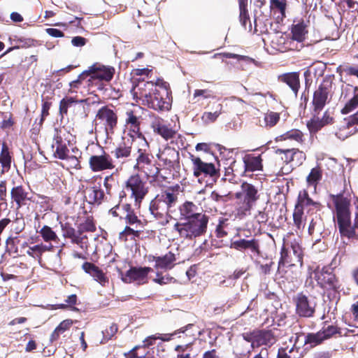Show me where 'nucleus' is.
<instances>
[{
	"instance_id": "nucleus-1",
	"label": "nucleus",
	"mask_w": 358,
	"mask_h": 358,
	"mask_svg": "<svg viewBox=\"0 0 358 358\" xmlns=\"http://www.w3.org/2000/svg\"><path fill=\"white\" fill-rule=\"evenodd\" d=\"M131 92L138 102L157 111L169 110L171 108V90L169 84L163 79L152 81H138L133 86Z\"/></svg>"
},
{
	"instance_id": "nucleus-2",
	"label": "nucleus",
	"mask_w": 358,
	"mask_h": 358,
	"mask_svg": "<svg viewBox=\"0 0 358 358\" xmlns=\"http://www.w3.org/2000/svg\"><path fill=\"white\" fill-rule=\"evenodd\" d=\"M334 205L338 228L341 237L350 240H358V208L355 213L354 222H351V199L343 192L330 194Z\"/></svg>"
},
{
	"instance_id": "nucleus-3",
	"label": "nucleus",
	"mask_w": 358,
	"mask_h": 358,
	"mask_svg": "<svg viewBox=\"0 0 358 358\" xmlns=\"http://www.w3.org/2000/svg\"><path fill=\"white\" fill-rule=\"evenodd\" d=\"M180 186L169 187L162 190L150 203L149 210L159 224L163 227L167 225L172 215L171 208L176 207L178 201V189Z\"/></svg>"
},
{
	"instance_id": "nucleus-4",
	"label": "nucleus",
	"mask_w": 358,
	"mask_h": 358,
	"mask_svg": "<svg viewBox=\"0 0 358 358\" xmlns=\"http://www.w3.org/2000/svg\"><path fill=\"white\" fill-rule=\"evenodd\" d=\"M282 242L277 270V273L282 278L286 273L284 268L286 264L292 266L299 264L302 266L304 256V248L302 247V239L300 236L293 232H288L283 237Z\"/></svg>"
},
{
	"instance_id": "nucleus-5",
	"label": "nucleus",
	"mask_w": 358,
	"mask_h": 358,
	"mask_svg": "<svg viewBox=\"0 0 358 358\" xmlns=\"http://www.w3.org/2000/svg\"><path fill=\"white\" fill-rule=\"evenodd\" d=\"M150 143L145 141L138 145L136 150V164L134 169L143 173L150 182L158 180L161 169L154 162Z\"/></svg>"
},
{
	"instance_id": "nucleus-6",
	"label": "nucleus",
	"mask_w": 358,
	"mask_h": 358,
	"mask_svg": "<svg viewBox=\"0 0 358 358\" xmlns=\"http://www.w3.org/2000/svg\"><path fill=\"white\" fill-rule=\"evenodd\" d=\"M210 217L203 210L199 215L184 222H176L173 229L177 231L181 238L192 241L204 235L207 232Z\"/></svg>"
},
{
	"instance_id": "nucleus-7",
	"label": "nucleus",
	"mask_w": 358,
	"mask_h": 358,
	"mask_svg": "<svg viewBox=\"0 0 358 358\" xmlns=\"http://www.w3.org/2000/svg\"><path fill=\"white\" fill-rule=\"evenodd\" d=\"M260 188L258 185L244 181L241 183L240 190L234 194L237 200L236 215L243 218L250 214V211L260 199Z\"/></svg>"
},
{
	"instance_id": "nucleus-8",
	"label": "nucleus",
	"mask_w": 358,
	"mask_h": 358,
	"mask_svg": "<svg viewBox=\"0 0 358 358\" xmlns=\"http://www.w3.org/2000/svg\"><path fill=\"white\" fill-rule=\"evenodd\" d=\"M333 81L329 78H324L313 92L310 103V113L320 114L331 99Z\"/></svg>"
},
{
	"instance_id": "nucleus-9",
	"label": "nucleus",
	"mask_w": 358,
	"mask_h": 358,
	"mask_svg": "<svg viewBox=\"0 0 358 358\" xmlns=\"http://www.w3.org/2000/svg\"><path fill=\"white\" fill-rule=\"evenodd\" d=\"M125 189L131 192L130 197L134 199L135 206L140 208L149 192L150 187L138 173H135L129 176L125 182Z\"/></svg>"
},
{
	"instance_id": "nucleus-10",
	"label": "nucleus",
	"mask_w": 358,
	"mask_h": 358,
	"mask_svg": "<svg viewBox=\"0 0 358 358\" xmlns=\"http://www.w3.org/2000/svg\"><path fill=\"white\" fill-rule=\"evenodd\" d=\"M314 275V278L320 287L327 291L339 292L341 284L331 268L324 266L320 271H315Z\"/></svg>"
},
{
	"instance_id": "nucleus-11",
	"label": "nucleus",
	"mask_w": 358,
	"mask_h": 358,
	"mask_svg": "<svg viewBox=\"0 0 358 358\" xmlns=\"http://www.w3.org/2000/svg\"><path fill=\"white\" fill-rule=\"evenodd\" d=\"M242 336L245 341L251 343L252 348L262 345L271 347L276 342L272 330L255 329L251 331L243 333Z\"/></svg>"
},
{
	"instance_id": "nucleus-12",
	"label": "nucleus",
	"mask_w": 358,
	"mask_h": 358,
	"mask_svg": "<svg viewBox=\"0 0 358 358\" xmlns=\"http://www.w3.org/2000/svg\"><path fill=\"white\" fill-rule=\"evenodd\" d=\"M53 140L55 145H52V148L55 146V157L59 159L71 160L73 162V167L79 169L80 167V159L82 157V152L78 148L73 149L72 151L75 155L69 156V150L58 131H56Z\"/></svg>"
},
{
	"instance_id": "nucleus-13",
	"label": "nucleus",
	"mask_w": 358,
	"mask_h": 358,
	"mask_svg": "<svg viewBox=\"0 0 358 358\" xmlns=\"http://www.w3.org/2000/svg\"><path fill=\"white\" fill-rule=\"evenodd\" d=\"M94 122L95 127L100 124L103 126L107 134H113L117 127L118 116L114 110L106 105L97 110Z\"/></svg>"
},
{
	"instance_id": "nucleus-14",
	"label": "nucleus",
	"mask_w": 358,
	"mask_h": 358,
	"mask_svg": "<svg viewBox=\"0 0 358 358\" xmlns=\"http://www.w3.org/2000/svg\"><path fill=\"white\" fill-rule=\"evenodd\" d=\"M309 21L303 19L295 20L290 29V39L289 42L291 50H300L303 47V43L308 34Z\"/></svg>"
},
{
	"instance_id": "nucleus-15",
	"label": "nucleus",
	"mask_w": 358,
	"mask_h": 358,
	"mask_svg": "<svg viewBox=\"0 0 358 358\" xmlns=\"http://www.w3.org/2000/svg\"><path fill=\"white\" fill-rule=\"evenodd\" d=\"M191 161L192 162L193 175L196 178H199L201 175L205 177H209L211 180L216 182L220 177V169L216 167L213 163L205 162L200 157L191 155Z\"/></svg>"
},
{
	"instance_id": "nucleus-16",
	"label": "nucleus",
	"mask_w": 358,
	"mask_h": 358,
	"mask_svg": "<svg viewBox=\"0 0 358 358\" xmlns=\"http://www.w3.org/2000/svg\"><path fill=\"white\" fill-rule=\"evenodd\" d=\"M142 121L143 117L138 115V111L133 109L126 110L124 126L128 131V134L133 139L137 138L145 141L147 140L141 128Z\"/></svg>"
},
{
	"instance_id": "nucleus-17",
	"label": "nucleus",
	"mask_w": 358,
	"mask_h": 358,
	"mask_svg": "<svg viewBox=\"0 0 358 358\" xmlns=\"http://www.w3.org/2000/svg\"><path fill=\"white\" fill-rule=\"evenodd\" d=\"M88 163L92 172H101L115 168L113 159L103 147L100 148V153L92 155L90 157Z\"/></svg>"
},
{
	"instance_id": "nucleus-18",
	"label": "nucleus",
	"mask_w": 358,
	"mask_h": 358,
	"mask_svg": "<svg viewBox=\"0 0 358 358\" xmlns=\"http://www.w3.org/2000/svg\"><path fill=\"white\" fill-rule=\"evenodd\" d=\"M292 300L295 305V313L299 317L309 318L315 315L317 304L303 292L298 293Z\"/></svg>"
},
{
	"instance_id": "nucleus-19",
	"label": "nucleus",
	"mask_w": 358,
	"mask_h": 358,
	"mask_svg": "<svg viewBox=\"0 0 358 358\" xmlns=\"http://www.w3.org/2000/svg\"><path fill=\"white\" fill-rule=\"evenodd\" d=\"M33 197L27 189L22 185H15L10 189V203L17 210L29 206L34 202Z\"/></svg>"
},
{
	"instance_id": "nucleus-20",
	"label": "nucleus",
	"mask_w": 358,
	"mask_h": 358,
	"mask_svg": "<svg viewBox=\"0 0 358 358\" xmlns=\"http://www.w3.org/2000/svg\"><path fill=\"white\" fill-rule=\"evenodd\" d=\"M86 71L88 76H90L88 82H91L92 80L109 82L113 79L115 71L113 66L95 63L90 66Z\"/></svg>"
},
{
	"instance_id": "nucleus-21",
	"label": "nucleus",
	"mask_w": 358,
	"mask_h": 358,
	"mask_svg": "<svg viewBox=\"0 0 358 358\" xmlns=\"http://www.w3.org/2000/svg\"><path fill=\"white\" fill-rule=\"evenodd\" d=\"M153 269L149 266L145 267H131L122 278V281L126 283L137 282L138 284L148 282V275Z\"/></svg>"
},
{
	"instance_id": "nucleus-22",
	"label": "nucleus",
	"mask_w": 358,
	"mask_h": 358,
	"mask_svg": "<svg viewBox=\"0 0 358 358\" xmlns=\"http://www.w3.org/2000/svg\"><path fill=\"white\" fill-rule=\"evenodd\" d=\"M310 113L312 117L306 123V127L310 133H316L324 127L334 123V117L331 115L328 110L323 113L321 118L319 117L320 114Z\"/></svg>"
},
{
	"instance_id": "nucleus-23",
	"label": "nucleus",
	"mask_w": 358,
	"mask_h": 358,
	"mask_svg": "<svg viewBox=\"0 0 358 358\" xmlns=\"http://www.w3.org/2000/svg\"><path fill=\"white\" fill-rule=\"evenodd\" d=\"M148 261L150 262H155L154 268L157 270L162 269L169 271L172 269L176 265V257L173 252L169 251L163 256L150 255L148 256Z\"/></svg>"
},
{
	"instance_id": "nucleus-24",
	"label": "nucleus",
	"mask_w": 358,
	"mask_h": 358,
	"mask_svg": "<svg viewBox=\"0 0 358 358\" xmlns=\"http://www.w3.org/2000/svg\"><path fill=\"white\" fill-rule=\"evenodd\" d=\"M275 153L281 156V159L286 164L296 161V164H301L306 159L305 153L298 148L277 149Z\"/></svg>"
},
{
	"instance_id": "nucleus-25",
	"label": "nucleus",
	"mask_w": 358,
	"mask_h": 358,
	"mask_svg": "<svg viewBox=\"0 0 358 358\" xmlns=\"http://www.w3.org/2000/svg\"><path fill=\"white\" fill-rule=\"evenodd\" d=\"M157 157L168 169L173 168L180 159L179 152L171 146H166L163 150H159Z\"/></svg>"
},
{
	"instance_id": "nucleus-26",
	"label": "nucleus",
	"mask_w": 358,
	"mask_h": 358,
	"mask_svg": "<svg viewBox=\"0 0 358 358\" xmlns=\"http://www.w3.org/2000/svg\"><path fill=\"white\" fill-rule=\"evenodd\" d=\"M87 99H78L76 97L73 96H65L60 101L59 104V113L62 117L64 115H67L68 110L69 108L72 106H75V108L79 110H83L85 111V107L81 104L83 103H86ZM85 113V112H84ZM87 114L85 113V117H87Z\"/></svg>"
},
{
	"instance_id": "nucleus-27",
	"label": "nucleus",
	"mask_w": 358,
	"mask_h": 358,
	"mask_svg": "<svg viewBox=\"0 0 358 358\" xmlns=\"http://www.w3.org/2000/svg\"><path fill=\"white\" fill-rule=\"evenodd\" d=\"M230 248L239 251L250 250L252 253L260 254L259 242L256 238L247 240L241 238L231 242Z\"/></svg>"
},
{
	"instance_id": "nucleus-28",
	"label": "nucleus",
	"mask_w": 358,
	"mask_h": 358,
	"mask_svg": "<svg viewBox=\"0 0 358 358\" xmlns=\"http://www.w3.org/2000/svg\"><path fill=\"white\" fill-rule=\"evenodd\" d=\"M104 199L105 193L100 185L88 187L85 190V199L91 205L99 206L103 202Z\"/></svg>"
},
{
	"instance_id": "nucleus-29",
	"label": "nucleus",
	"mask_w": 358,
	"mask_h": 358,
	"mask_svg": "<svg viewBox=\"0 0 358 358\" xmlns=\"http://www.w3.org/2000/svg\"><path fill=\"white\" fill-rule=\"evenodd\" d=\"M83 271L92 276L94 280L104 286L106 283H108V278L103 273L102 269L93 263L85 262L82 265Z\"/></svg>"
},
{
	"instance_id": "nucleus-30",
	"label": "nucleus",
	"mask_w": 358,
	"mask_h": 358,
	"mask_svg": "<svg viewBox=\"0 0 358 358\" xmlns=\"http://www.w3.org/2000/svg\"><path fill=\"white\" fill-rule=\"evenodd\" d=\"M278 80L289 86L295 96H297L301 87L299 72L282 73L278 76Z\"/></svg>"
},
{
	"instance_id": "nucleus-31",
	"label": "nucleus",
	"mask_w": 358,
	"mask_h": 358,
	"mask_svg": "<svg viewBox=\"0 0 358 358\" xmlns=\"http://www.w3.org/2000/svg\"><path fill=\"white\" fill-rule=\"evenodd\" d=\"M244 164V175L248 173L256 171H262L263 169L262 158L260 155L255 156L252 154H248L243 158Z\"/></svg>"
},
{
	"instance_id": "nucleus-32",
	"label": "nucleus",
	"mask_w": 358,
	"mask_h": 358,
	"mask_svg": "<svg viewBox=\"0 0 358 358\" xmlns=\"http://www.w3.org/2000/svg\"><path fill=\"white\" fill-rule=\"evenodd\" d=\"M180 219L185 221L199 215L202 208H199L194 202L185 201L178 207Z\"/></svg>"
},
{
	"instance_id": "nucleus-33",
	"label": "nucleus",
	"mask_w": 358,
	"mask_h": 358,
	"mask_svg": "<svg viewBox=\"0 0 358 358\" xmlns=\"http://www.w3.org/2000/svg\"><path fill=\"white\" fill-rule=\"evenodd\" d=\"M122 208L124 215L122 218L126 225L135 226L136 227L143 226L141 220L136 215L131 203H124L122 206Z\"/></svg>"
},
{
	"instance_id": "nucleus-34",
	"label": "nucleus",
	"mask_w": 358,
	"mask_h": 358,
	"mask_svg": "<svg viewBox=\"0 0 358 358\" xmlns=\"http://www.w3.org/2000/svg\"><path fill=\"white\" fill-rule=\"evenodd\" d=\"M152 128L155 133L161 136L166 141L173 138L177 134V131L162 123L161 120H156L152 122Z\"/></svg>"
},
{
	"instance_id": "nucleus-35",
	"label": "nucleus",
	"mask_w": 358,
	"mask_h": 358,
	"mask_svg": "<svg viewBox=\"0 0 358 358\" xmlns=\"http://www.w3.org/2000/svg\"><path fill=\"white\" fill-rule=\"evenodd\" d=\"M275 141H294L298 144L303 145L305 143L304 134L298 129H292L285 133L276 137Z\"/></svg>"
},
{
	"instance_id": "nucleus-36",
	"label": "nucleus",
	"mask_w": 358,
	"mask_h": 358,
	"mask_svg": "<svg viewBox=\"0 0 358 358\" xmlns=\"http://www.w3.org/2000/svg\"><path fill=\"white\" fill-rule=\"evenodd\" d=\"M141 233V230L134 229L131 226L125 225L124 229L119 233L118 239L124 243H136L138 239L140 238Z\"/></svg>"
},
{
	"instance_id": "nucleus-37",
	"label": "nucleus",
	"mask_w": 358,
	"mask_h": 358,
	"mask_svg": "<svg viewBox=\"0 0 358 358\" xmlns=\"http://www.w3.org/2000/svg\"><path fill=\"white\" fill-rule=\"evenodd\" d=\"M313 206L314 208L319 209L321 206L320 202L314 201L309 196L308 192L306 189H303L299 192L297 203L295 208L302 209L305 207Z\"/></svg>"
},
{
	"instance_id": "nucleus-38",
	"label": "nucleus",
	"mask_w": 358,
	"mask_h": 358,
	"mask_svg": "<svg viewBox=\"0 0 358 358\" xmlns=\"http://www.w3.org/2000/svg\"><path fill=\"white\" fill-rule=\"evenodd\" d=\"M193 327L192 324H189L180 329L176 330L173 333L169 335V337H160L156 336L155 335H152L147 337L143 341V344L142 345L143 348H149L155 344V341L157 339H160L163 341H169L171 339V338L174 336H176L178 334H185L186 331Z\"/></svg>"
},
{
	"instance_id": "nucleus-39",
	"label": "nucleus",
	"mask_w": 358,
	"mask_h": 358,
	"mask_svg": "<svg viewBox=\"0 0 358 358\" xmlns=\"http://www.w3.org/2000/svg\"><path fill=\"white\" fill-rule=\"evenodd\" d=\"M73 324V321L71 319H66L59 323V324L55 329L50 336L51 343L59 340L60 335L69 330Z\"/></svg>"
},
{
	"instance_id": "nucleus-40",
	"label": "nucleus",
	"mask_w": 358,
	"mask_h": 358,
	"mask_svg": "<svg viewBox=\"0 0 358 358\" xmlns=\"http://www.w3.org/2000/svg\"><path fill=\"white\" fill-rule=\"evenodd\" d=\"M52 248V246L51 245L48 246L43 243L37 244L29 247V250L27 251V254L29 257L38 259L40 262L42 258V255L47 251H50Z\"/></svg>"
},
{
	"instance_id": "nucleus-41",
	"label": "nucleus",
	"mask_w": 358,
	"mask_h": 358,
	"mask_svg": "<svg viewBox=\"0 0 358 358\" xmlns=\"http://www.w3.org/2000/svg\"><path fill=\"white\" fill-rule=\"evenodd\" d=\"M213 112H204L201 115V121L205 124L215 122L222 113V105L217 103L214 106Z\"/></svg>"
},
{
	"instance_id": "nucleus-42",
	"label": "nucleus",
	"mask_w": 358,
	"mask_h": 358,
	"mask_svg": "<svg viewBox=\"0 0 358 358\" xmlns=\"http://www.w3.org/2000/svg\"><path fill=\"white\" fill-rule=\"evenodd\" d=\"M324 341V339L320 331H318L316 333H308L305 336L304 345H310V347L313 348L322 344Z\"/></svg>"
},
{
	"instance_id": "nucleus-43",
	"label": "nucleus",
	"mask_w": 358,
	"mask_h": 358,
	"mask_svg": "<svg viewBox=\"0 0 358 358\" xmlns=\"http://www.w3.org/2000/svg\"><path fill=\"white\" fill-rule=\"evenodd\" d=\"M20 239L17 236H10L6 241V252L10 255H13L14 257L19 256L18 244Z\"/></svg>"
},
{
	"instance_id": "nucleus-44",
	"label": "nucleus",
	"mask_w": 358,
	"mask_h": 358,
	"mask_svg": "<svg viewBox=\"0 0 358 358\" xmlns=\"http://www.w3.org/2000/svg\"><path fill=\"white\" fill-rule=\"evenodd\" d=\"M320 331L324 341L330 339L336 335H338L339 336H343L341 329L336 325L331 324L327 327H323Z\"/></svg>"
},
{
	"instance_id": "nucleus-45",
	"label": "nucleus",
	"mask_w": 358,
	"mask_h": 358,
	"mask_svg": "<svg viewBox=\"0 0 358 358\" xmlns=\"http://www.w3.org/2000/svg\"><path fill=\"white\" fill-rule=\"evenodd\" d=\"M89 76L87 71H84L81 73L78 78L69 83V88L68 90L69 94L78 93V90L83 85V81Z\"/></svg>"
},
{
	"instance_id": "nucleus-46",
	"label": "nucleus",
	"mask_w": 358,
	"mask_h": 358,
	"mask_svg": "<svg viewBox=\"0 0 358 358\" xmlns=\"http://www.w3.org/2000/svg\"><path fill=\"white\" fill-rule=\"evenodd\" d=\"M0 164L6 171H8L10 169L11 156L10 155L8 147L5 143L2 144L1 151L0 153Z\"/></svg>"
},
{
	"instance_id": "nucleus-47",
	"label": "nucleus",
	"mask_w": 358,
	"mask_h": 358,
	"mask_svg": "<svg viewBox=\"0 0 358 358\" xmlns=\"http://www.w3.org/2000/svg\"><path fill=\"white\" fill-rule=\"evenodd\" d=\"M322 170L319 166L313 168L306 178V182L309 185L316 186L317 182L322 180Z\"/></svg>"
},
{
	"instance_id": "nucleus-48",
	"label": "nucleus",
	"mask_w": 358,
	"mask_h": 358,
	"mask_svg": "<svg viewBox=\"0 0 358 358\" xmlns=\"http://www.w3.org/2000/svg\"><path fill=\"white\" fill-rule=\"evenodd\" d=\"M115 158H127L130 157L131 154V145H127L125 142H123L114 150L113 151Z\"/></svg>"
},
{
	"instance_id": "nucleus-49",
	"label": "nucleus",
	"mask_w": 358,
	"mask_h": 358,
	"mask_svg": "<svg viewBox=\"0 0 358 358\" xmlns=\"http://www.w3.org/2000/svg\"><path fill=\"white\" fill-rule=\"evenodd\" d=\"M287 0H270V8L274 12H279L281 17H286Z\"/></svg>"
},
{
	"instance_id": "nucleus-50",
	"label": "nucleus",
	"mask_w": 358,
	"mask_h": 358,
	"mask_svg": "<svg viewBox=\"0 0 358 358\" xmlns=\"http://www.w3.org/2000/svg\"><path fill=\"white\" fill-rule=\"evenodd\" d=\"M280 119L279 113L273 111H268L264 114V127L266 128H271L275 126Z\"/></svg>"
},
{
	"instance_id": "nucleus-51",
	"label": "nucleus",
	"mask_w": 358,
	"mask_h": 358,
	"mask_svg": "<svg viewBox=\"0 0 358 358\" xmlns=\"http://www.w3.org/2000/svg\"><path fill=\"white\" fill-rule=\"evenodd\" d=\"M78 229L80 234H84L85 232H94L96 230V227L94 218L92 216H87L83 222L79 224Z\"/></svg>"
},
{
	"instance_id": "nucleus-52",
	"label": "nucleus",
	"mask_w": 358,
	"mask_h": 358,
	"mask_svg": "<svg viewBox=\"0 0 358 358\" xmlns=\"http://www.w3.org/2000/svg\"><path fill=\"white\" fill-rule=\"evenodd\" d=\"M45 242L55 241L59 239L56 233L49 226H43L38 231Z\"/></svg>"
},
{
	"instance_id": "nucleus-53",
	"label": "nucleus",
	"mask_w": 358,
	"mask_h": 358,
	"mask_svg": "<svg viewBox=\"0 0 358 358\" xmlns=\"http://www.w3.org/2000/svg\"><path fill=\"white\" fill-rule=\"evenodd\" d=\"M239 20L242 26L244 27V29H247V24L248 22V30L251 31L252 24L250 20L249 13L247 6L239 7Z\"/></svg>"
},
{
	"instance_id": "nucleus-54",
	"label": "nucleus",
	"mask_w": 358,
	"mask_h": 358,
	"mask_svg": "<svg viewBox=\"0 0 358 358\" xmlns=\"http://www.w3.org/2000/svg\"><path fill=\"white\" fill-rule=\"evenodd\" d=\"M358 106V94L354 95L350 99H349L345 104L344 107L341 110V113L343 115H346L355 109H356Z\"/></svg>"
},
{
	"instance_id": "nucleus-55",
	"label": "nucleus",
	"mask_w": 358,
	"mask_h": 358,
	"mask_svg": "<svg viewBox=\"0 0 358 358\" xmlns=\"http://www.w3.org/2000/svg\"><path fill=\"white\" fill-rule=\"evenodd\" d=\"M71 243L78 245L81 249L87 252L90 246L88 237L84 234L78 232L76 238L71 241Z\"/></svg>"
},
{
	"instance_id": "nucleus-56",
	"label": "nucleus",
	"mask_w": 358,
	"mask_h": 358,
	"mask_svg": "<svg viewBox=\"0 0 358 358\" xmlns=\"http://www.w3.org/2000/svg\"><path fill=\"white\" fill-rule=\"evenodd\" d=\"M303 210L299 208H295L293 213L294 224L298 230H303L305 227L303 220Z\"/></svg>"
},
{
	"instance_id": "nucleus-57",
	"label": "nucleus",
	"mask_w": 358,
	"mask_h": 358,
	"mask_svg": "<svg viewBox=\"0 0 358 358\" xmlns=\"http://www.w3.org/2000/svg\"><path fill=\"white\" fill-rule=\"evenodd\" d=\"M227 219L221 218L215 229V236L218 238H222L227 236L228 232L225 230L227 227Z\"/></svg>"
},
{
	"instance_id": "nucleus-58",
	"label": "nucleus",
	"mask_w": 358,
	"mask_h": 358,
	"mask_svg": "<svg viewBox=\"0 0 358 358\" xmlns=\"http://www.w3.org/2000/svg\"><path fill=\"white\" fill-rule=\"evenodd\" d=\"M62 230L63 232V236L66 238L71 239V242L76 238L78 234V229L76 231L73 227L69 223H65L62 225Z\"/></svg>"
},
{
	"instance_id": "nucleus-59",
	"label": "nucleus",
	"mask_w": 358,
	"mask_h": 358,
	"mask_svg": "<svg viewBox=\"0 0 358 358\" xmlns=\"http://www.w3.org/2000/svg\"><path fill=\"white\" fill-rule=\"evenodd\" d=\"M153 282L160 285H164L171 283L174 281V278L169 274L163 275L162 272L157 271L156 273V277L153 278Z\"/></svg>"
},
{
	"instance_id": "nucleus-60",
	"label": "nucleus",
	"mask_w": 358,
	"mask_h": 358,
	"mask_svg": "<svg viewBox=\"0 0 358 358\" xmlns=\"http://www.w3.org/2000/svg\"><path fill=\"white\" fill-rule=\"evenodd\" d=\"M214 58H227V59H236L238 61H248L250 58L248 56L240 55L231 52H220L216 53L213 55Z\"/></svg>"
},
{
	"instance_id": "nucleus-61",
	"label": "nucleus",
	"mask_w": 358,
	"mask_h": 358,
	"mask_svg": "<svg viewBox=\"0 0 358 358\" xmlns=\"http://www.w3.org/2000/svg\"><path fill=\"white\" fill-rule=\"evenodd\" d=\"M52 106L50 99L45 97L43 99L42 108H41V117L40 124H42L45 118L49 115V110Z\"/></svg>"
},
{
	"instance_id": "nucleus-62",
	"label": "nucleus",
	"mask_w": 358,
	"mask_h": 358,
	"mask_svg": "<svg viewBox=\"0 0 358 358\" xmlns=\"http://www.w3.org/2000/svg\"><path fill=\"white\" fill-rule=\"evenodd\" d=\"M3 120L0 123L1 129H10L14 125L15 121L13 118V114L11 113H3Z\"/></svg>"
},
{
	"instance_id": "nucleus-63",
	"label": "nucleus",
	"mask_w": 358,
	"mask_h": 358,
	"mask_svg": "<svg viewBox=\"0 0 358 358\" xmlns=\"http://www.w3.org/2000/svg\"><path fill=\"white\" fill-rule=\"evenodd\" d=\"M199 96H202L203 99H210L214 98V92L208 89L205 90H195L194 92V97L196 98Z\"/></svg>"
},
{
	"instance_id": "nucleus-64",
	"label": "nucleus",
	"mask_w": 358,
	"mask_h": 358,
	"mask_svg": "<svg viewBox=\"0 0 358 358\" xmlns=\"http://www.w3.org/2000/svg\"><path fill=\"white\" fill-rule=\"evenodd\" d=\"M112 182H114V177L113 174L106 176L103 179V186L106 189V194L109 196L112 195Z\"/></svg>"
}]
</instances>
